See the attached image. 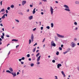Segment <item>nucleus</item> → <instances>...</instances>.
Returning a JSON list of instances; mask_svg holds the SVG:
<instances>
[{
    "mask_svg": "<svg viewBox=\"0 0 79 79\" xmlns=\"http://www.w3.org/2000/svg\"><path fill=\"white\" fill-rule=\"evenodd\" d=\"M64 6L65 8V9H64V10L67 11H69V7L66 5H64Z\"/></svg>",
    "mask_w": 79,
    "mask_h": 79,
    "instance_id": "f257e3e1",
    "label": "nucleus"
},
{
    "mask_svg": "<svg viewBox=\"0 0 79 79\" xmlns=\"http://www.w3.org/2000/svg\"><path fill=\"white\" fill-rule=\"evenodd\" d=\"M76 45V44L74 43L73 42H72L70 44V46H71V47L72 48L74 47Z\"/></svg>",
    "mask_w": 79,
    "mask_h": 79,
    "instance_id": "f03ea898",
    "label": "nucleus"
},
{
    "mask_svg": "<svg viewBox=\"0 0 79 79\" xmlns=\"http://www.w3.org/2000/svg\"><path fill=\"white\" fill-rule=\"evenodd\" d=\"M40 57H41V56H39L37 59V63L36 64H40V62H39V61H40Z\"/></svg>",
    "mask_w": 79,
    "mask_h": 79,
    "instance_id": "7ed1b4c3",
    "label": "nucleus"
},
{
    "mask_svg": "<svg viewBox=\"0 0 79 79\" xmlns=\"http://www.w3.org/2000/svg\"><path fill=\"white\" fill-rule=\"evenodd\" d=\"M50 10L51 11V15H53V8H52V6H50Z\"/></svg>",
    "mask_w": 79,
    "mask_h": 79,
    "instance_id": "20e7f679",
    "label": "nucleus"
},
{
    "mask_svg": "<svg viewBox=\"0 0 79 79\" xmlns=\"http://www.w3.org/2000/svg\"><path fill=\"white\" fill-rule=\"evenodd\" d=\"M57 37H60V38H64V36H62L59 34H57Z\"/></svg>",
    "mask_w": 79,
    "mask_h": 79,
    "instance_id": "39448f33",
    "label": "nucleus"
},
{
    "mask_svg": "<svg viewBox=\"0 0 79 79\" xmlns=\"http://www.w3.org/2000/svg\"><path fill=\"white\" fill-rule=\"evenodd\" d=\"M31 40L32 42H33V41H34V35H33V34H31Z\"/></svg>",
    "mask_w": 79,
    "mask_h": 79,
    "instance_id": "423d86ee",
    "label": "nucleus"
},
{
    "mask_svg": "<svg viewBox=\"0 0 79 79\" xmlns=\"http://www.w3.org/2000/svg\"><path fill=\"white\" fill-rule=\"evenodd\" d=\"M26 1H23L22 2V5H25V4H26Z\"/></svg>",
    "mask_w": 79,
    "mask_h": 79,
    "instance_id": "0eeeda50",
    "label": "nucleus"
},
{
    "mask_svg": "<svg viewBox=\"0 0 79 79\" xmlns=\"http://www.w3.org/2000/svg\"><path fill=\"white\" fill-rule=\"evenodd\" d=\"M11 74H12L13 75L14 77H15V76H16V73H13L12 72L11 73Z\"/></svg>",
    "mask_w": 79,
    "mask_h": 79,
    "instance_id": "6e6552de",
    "label": "nucleus"
},
{
    "mask_svg": "<svg viewBox=\"0 0 79 79\" xmlns=\"http://www.w3.org/2000/svg\"><path fill=\"white\" fill-rule=\"evenodd\" d=\"M61 64H58L57 65V68H60V66H61Z\"/></svg>",
    "mask_w": 79,
    "mask_h": 79,
    "instance_id": "1a4fd4ad",
    "label": "nucleus"
},
{
    "mask_svg": "<svg viewBox=\"0 0 79 79\" xmlns=\"http://www.w3.org/2000/svg\"><path fill=\"white\" fill-rule=\"evenodd\" d=\"M61 73L64 76V77H65L66 76V75H65V74H64V72L63 71H61Z\"/></svg>",
    "mask_w": 79,
    "mask_h": 79,
    "instance_id": "9d476101",
    "label": "nucleus"
},
{
    "mask_svg": "<svg viewBox=\"0 0 79 79\" xmlns=\"http://www.w3.org/2000/svg\"><path fill=\"white\" fill-rule=\"evenodd\" d=\"M9 69L10 71H11V72H13V69L11 67L9 68Z\"/></svg>",
    "mask_w": 79,
    "mask_h": 79,
    "instance_id": "9b49d317",
    "label": "nucleus"
},
{
    "mask_svg": "<svg viewBox=\"0 0 79 79\" xmlns=\"http://www.w3.org/2000/svg\"><path fill=\"white\" fill-rule=\"evenodd\" d=\"M35 8L33 10V11L32 12L33 13V14H35Z\"/></svg>",
    "mask_w": 79,
    "mask_h": 79,
    "instance_id": "f8f14e48",
    "label": "nucleus"
},
{
    "mask_svg": "<svg viewBox=\"0 0 79 79\" xmlns=\"http://www.w3.org/2000/svg\"><path fill=\"white\" fill-rule=\"evenodd\" d=\"M18 40L16 39H13L12 40V41H15V42H18Z\"/></svg>",
    "mask_w": 79,
    "mask_h": 79,
    "instance_id": "ddd939ff",
    "label": "nucleus"
},
{
    "mask_svg": "<svg viewBox=\"0 0 79 79\" xmlns=\"http://www.w3.org/2000/svg\"><path fill=\"white\" fill-rule=\"evenodd\" d=\"M75 4H77V5L79 4V1H76L75 2Z\"/></svg>",
    "mask_w": 79,
    "mask_h": 79,
    "instance_id": "4468645a",
    "label": "nucleus"
},
{
    "mask_svg": "<svg viewBox=\"0 0 79 79\" xmlns=\"http://www.w3.org/2000/svg\"><path fill=\"white\" fill-rule=\"evenodd\" d=\"M4 11H5V9H2L0 11V13H1V12H3Z\"/></svg>",
    "mask_w": 79,
    "mask_h": 79,
    "instance_id": "2eb2a0df",
    "label": "nucleus"
},
{
    "mask_svg": "<svg viewBox=\"0 0 79 79\" xmlns=\"http://www.w3.org/2000/svg\"><path fill=\"white\" fill-rule=\"evenodd\" d=\"M6 73H10V74H11V71H10L9 70H7L6 71Z\"/></svg>",
    "mask_w": 79,
    "mask_h": 79,
    "instance_id": "dca6fc26",
    "label": "nucleus"
},
{
    "mask_svg": "<svg viewBox=\"0 0 79 79\" xmlns=\"http://www.w3.org/2000/svg\"><path fill=\"white\" fill-rule=\"evenodd\" d=\"M32 17H33L32 16H31L29 17V19L30 20L32 19Z\"/></svg>",
    "mask_w": 79,
    "mask_h": 79,
    "instance_id": "f3484780",
    "label": "nucleus"
},
{
    "mask_svg": "<svg viewBox=\"0 0 79 79\" xmlns=\"http://www.w3.org/2000/svg\"><path fill=\"white\" fill-rule=\"evenodd\" d=\"M39 55H40V53H38V54H37L36 55V57H38V56H39Z\"/></svg>",
    "mask_w": 79,
    "mask_h": 79,
    "instance_id": "a211bd4d",
    "label": "nucleus"
},
{
    "mask_svg": "<svg viewBox=\"0 0 79 79\" xmlns=\"http://www.w3.org/2000/svg\"><path fill=\"white\" fill-rule=\"evenodd\" d=\"M52 45L53 47H55L56 46V44H55V43H53L52 44Z\"/></svg>",
    "mask_w": 79,
    "mask_h": 79,
    "instance_id": "6ab92c4d",
    "label": "nucleus"
},
{
    "mask_svg": "<svg viewBox=\"0 0 79 79\" xmlns=\"http://www.w3.org/2000/svg\"><path fill=\"white\" fill-rule=\"evenodd\" d=\"M2 19H5V15H3V16L2 17Z\"/></svg>",
    "mask_w": 79,
    "mask_h": 79,
    "instance_id": "aec40b11",
    "label": "nucleus"
},
{
    "mask_svg": "<svg viewBox=\"0 0 79 79\" xmlns=\"http://www.w3.org/2000/svg\"><path fill=\"white\" fill-rule=\"evenodd\" d=\"M68 52H69V51H66V52H64L63 53L64 54H66V53H68Z\"/></svg>",
    "mask_w": 79,
    "mask_h": 79,
    "instance_id": "412c9836",
    "label": "nucleus"
},
{
    "mask_svg": "<svg viewBox=\"0 0 79 79\" xmlns=\"http://www.w3.org/2000/svg\"><path fill=\"white\" fill-rule=\"evenodd\" d=\"M74 25H75V26H77V23L76 22H75L74 23Z\"/></svg>",
    "mask_w": 79,
    "mask_h": 79,
    "instance_id": "4be33fe9",
    "label": "nucleus"
},
{
    "mask_svg": "<svg viewBox=\"0 0 79 79\" xmlns=\"http://www.w3.org/2000/svg\"><path fill=\"white\" fill-rule=\"evenodd\" d=\"M36 48H34L33 50V52H34L35 51V49H36Z\"/></svg>",
    "mask_w": 79,
    "mask_h": 79,
    "instance_id": "5701e85b",
    "label": "nucleus"
},
{
    "mask_svg": "<svg viewBox=\"0 0 79 79\" xmlns=\"http://www.w3.org/2000/svg\"><path fill=\"white\" fill-rule=\"evenodd\" d=\"M34 64L33 63L31 64V67H32V66H34Z\"/></svg>",
    "mask_w": 79,
    "mask_h": 79,
    "instance_id": "b1692460",
    "label": "nucleus"
},
{
    "mask_svg": "<svg viewBox=\"0 0 79 79\" xmlns=\"http://www.w3.org/2000/svg\"><path fill=\"white\" fill-rule=\"evenodd\" d=\"M10 7L11 8H14V5H11L10 6Z\"/></svg>",
    "mask_w": 79,
    "mask_h": 79,
    "instance_id": "393cba45",
    "label": "nucleus"
},
{
    "mask_svg": "<svg viewBox=\"0 0 79 79\" xmlns=\"http://www.w3.org/2000/svg\"><path fill=\"white\" fill-rule=\"evenodd\" d=\"M51 27H53V23H51Z\"/></svg>",
    "mask_w": 79,
    "mask_h": 79,
    "instance_id": "a878e982",
    "label": "nucleus"
},
{
    "mask_svg": "<svg viewBox=\"0 0 79 79\" xmlns=\"http://www.w3.org/2000/svg\"><path fill=\"white\" fill-rule=\"evenodd\" d=\"M53 44H54V42H53V41H52L51 42V45H52Z\"/></svg>",
    "mask_w": 79,
    "mask_h": 79,
    "instance_id": "bb28decb",
    "label": "nucleus"
},
{
    "mask_svg": "<svg viewBox=\"0 0 79 79\" xmlns=\"http://www.w3.org/2000/svg\"><path fill=\"white\" fill-rule=\"evenodd\" d=\"M1 38L2 39H4V36L2 35V36H1Z\"/></svg>",
    "mask_w": 79,
    "mask_h": 79,
    "instance_id": "cd10ccee",
    "label": "nucleus"
},
{
    "mask_svg": "<svg viewBox=\"0 0 79 79\" xmlns=\"http://www.w3.org/2000/svg\"><path fill=\"white\" fill-rule=\"evenodd\" d=\"M46 28L47 29H50V27L48 26Z\"/></svg>",
    "mask_w": 79,
    "mask_h": 79,
    "instance_id": "c85d7f7f",
    "label": "nucleus"
},
{
    "mask_svg": "<svg viewBox=\"0 0 79 79\" xmlns=\"http://www.w3.org/2000/svg\"><path fill=\"white\" fill-rule=\"evenodd\" d=\"M56 55H59V52H57L56 53Z\"/></svg>",
    "mask_w": 79,
    "mask_h": 79,
    "instance_id": "c756f323",
    "label": "nucleus"
},
{
    "mask_svg": "<svg viewBox=\"0 0 79 79\" xmlns=\"http://www.w3.org/2000/svg\"><path fill=\"white\" fill-rule=\"evenodd\" d=\"M27 57H30V54H27Z\"/></svg>",
    "mask_w": 79,
    "mask_h": 79,
    "instance_id": "7c9ffc66",
    "label": "nucleus"
},
{
    "mask_svg": "<svg viewBox=\"0 0 79 79\" xmlns=\"http://www.w3.org/2000/svg\"><path fill=\"white\" fill-rule=\"evenodd\" d=\"M15 20L18 23H19V20H17V19H15Z\"/></svg>",
    "mask_w": 79,
    "mask_h": 79,
    "instance_id": "2f4dec72",
    "label": "nucleus"
},
{
    "mask_svg": "<svg viewBox=\"0 0 79 79\" xmlns=\"http://www.w3.org/2000/svg\"><path fill=\"white\" fill-rule=\"evenodd\" d=\"M29 44H31V40H29Z\"/></svg>",
    "mask_w": 79,
    "mask_h": 79,
    "instance_id": "473e14b6",
    "label": "nucleus"
},
{
    "mask_svg": "<svg viewBox=\"0 0 79 79\" xmlns=\"http://www.w3.org/2000/svg\"><path fill=\"white\" fill-rule=\"evenodd\" d=\"M59 48L60 50H62V48L61 47H59Z\"/></svg>",
    "mask_w": 79,
    "mask_h": 79,
    "instance_id": "72a5a7b5",
    "label": "nucleus"
},
{
    "mask_svg": "<svg viewBox=\"0 0 79 79\" xmlns=\"http://www.w3.org/2000/svg\"><path fill=\"white\" fill-rule=\"evenodd\" d=\"M10 7H7V10H10Z\"/></svg>",
    "mask_w": 79,
    "mask_h": 79,
    "instance_id": "f704fd0d",
    "label": "nucleus"
},
{
    "mask_svg": "<svg viewBox=\"0 0 79 79\" xmlns=\"http://www.w3.org/2000/svg\"><path fill=\"white\" fill-rule=\"evenodd\" d=\"M19 45L16 46V48H18L19 47Z\"/></svg>",
    "mask_w": 79,
    "mask_h": 79,
    "instance_id": "c9c22d12",
    "label": "nucleus"
},
{
    "mask_svg": "<svg viewBox=\"0 0 79 79\" xmlns=\"http://www.w3.org/2000/svg\"><path fill=\"white\" fill-rule=\"evenodd\" d=\"M55 79H58V77H57V76H55Z\"/></svg>",
    "mask_w": 79,
    "mask_h": 79,
    "instance_id": "e433bc0d",
    "label": "nucleus"
},
{
    "mask_svg": "<svg viewBox=\"0 0 79 79\" xmlns=\"http://www.w3.org/2000/svg\"><path fill=\"white\" fill-rule=\"evenodd\" d=\"M52 63H55V60H52Z\"/></svg>",
    "mask_w": 79,
    "mask_h": 79,
    "instance_id": "4c0bfd02",
    "label": "nucleus"
},
{
    "mask_svg": "<svg viewBox=\"0 0 79 79\" xmlns=\"http://www.w3.org/2000/svg\"><path fill=\"white\" fill-rule=\"evenodd\" d=\"M25 59L24 57H23L21 59L22 60H24Z\"/></svg>",
    "mask_w": 79,
    "mask_h": 79,
    "instance_id": "58836bf2",
    "label": "nucleus"
},
{
    "mask_svg": "<svg viewBox=\"0 0 79 79\" xmlns=\"http://www.w3.org/2000/svg\"><path fill=\"white\" fill-rule=\"evenodd\" d=\"M37 45V43H36L35 44L33 45V46H35V45Z\"/></svg>",
    "mask_w": 79,
    "mask_h": 79,
    "instance_id": "ea45409f",
    "label": "nucleus"
},
{
    "mask_svg": "<svg viewBox=\"0 0 79 79\" xmlns=\"http://www.w3.org/2000/svg\"><path fill=\"white\" fill-rule=\"evenodd\" d=\"M6 13H8V10H6Z\"/></svg>",
    "mask_w": 79,
    "mask_h": 79,
    "instance_id": "a19ab883",
    "label": "nucleus"
},
{
    "mask_svg": "<svg viewBox=\"0 0 79 79\" xmlns=\"http://www.w3.org/2000/svg\"><path fill=\"white\" fill-rule=\"evenodd\" d=\"M45 38H44V39L43 40L42 42H45Z\"/></svg>",
    "mask_w": 79,
    "mask_h": 79,
    "instance_id": "79ce46f5",
    "label": "nucleus"
},
{
    "mask_svg": "<svg viewBox=\"0 0 79 79\" xmlns=\"http://www.w3.org/2000/svg\"><path fill=\"white\" fill-rule=\"evenodd\" d=\"M35 30H36V28H35L33 29V31H35Z\"/></svg>",
    "mask_w": 79,
    "mask_h": 79,
    "instance_id": "37998d69",
    "label": "nucleus"
},
{
    "mask_svg": "<svg viewBox=\"0 0 79 79\" xmlns=\"http://www.w3.org/2000/svg\"><path fill=\"white\" fill-rule=\"evenodd\" d=\"M0 26H2V27H3V24H2V23H1L0 24Z\"/></svg>",
    "mask_w": 79,
    "mask_h": 79,
    "instance_id": "c03bdc74",
    "label": "nucleus"
},
{
    "mask_svg": "<svg viewBox=\"0 0 79 79\" xmlns=\"http://www.w3.org/2000/svg\"><path fill=\"white\" fill-rule=\"evenodd\" d=\"M21 64H24V62H22V61L21 62Z\"/></svg>",
    "mask_w": 79,
    "mask_h": 79,
    "instance_id": "a18cd8bd",
    "label": "nucleus"
},
{
    "mask_svg": "<svg viewBox=\"0 0 79 79\" xmlns=\"http://www.w3.org/2000/svg\"><path fill=\"white\" fill-rule=\"evenodd\" d=\"M0 4H1V6H2V1L0 2Z\"/></svg>",
    "mask_w": 79,
    "mask_h": 79,
    "instance_id": "49530a36",
    "label": "nucleus"
},
{
    "mask_svg": "<svg viewBox=\"0 0 79 79\" xmlns=\"http://www.w3.org/2000/svg\"><path fill=\"white\" fill-rule=\"evenodd\" d=\"M77 69L78 71H79V67H77Z\"/></svg>",
    "mask_w": 79,
    "mask_h": 79,
    "instance_id": "de8ad7c7",
    "label": "nucleus"
},
{
    "mask_svg": "<svg viewBox=\"0 0 79 79\" xmlns=\"http://www.w3.org/2000/svg\"><path fill=\"white\" fill-rule=\"evenodd\" d=\"M74 40H75V41H77V39H76V38H75L74 39Z\"/></svg>",
    "mask_w": 79,
    "mask_h": 79,
    "instance_id": "09e8293b",
    "label": "nucleus"
},
{
    "mask_svg": "<svg viewBox=\"0 0 79 79\" xmlns=\"http://www.w3.org/2000/svg\"><path fill=\"white\" fill-rule=\"evenodd\" d=\"M19 61H21V60H22V59H19Z\"/></svg>",
    "mask_w": 79,
    "mask_h": 79,
    "instance_id": "8fccbe9b",
    "label": "nucleus"
},
{
    "mask_svg": "<svg viewBox=\"0 0 79 79\" xmlns=\"http://www.w3.org/2000/svg\"><path fill=\"white\" fill-rule=\"evenodd\" d=\"M43 28H44V27H41V30H43Z\"/></svg>",
    "mask_w": 79,
    "mask_h": 79,
    "instance_id": "3c124183",
    "label": "nucleus"
},
{
    "mask_svg": "<svg viewBox=\"0 0 79 79\" xmlns=\"http://www.w3.org/2000/svg\"><path fill=\"white\" fill-rule=\"evenodd\" d=\"M42 1H43V2H47V0H42Z\"/></svg>",
    "mask_w": 79,
    "mask_h": 79,
    "instance_id": "603ef678",
    "label": "nucleus"
},
{
    "mask_svg": "<svg viewBox=\"0 0 79 79\" xmlns=\"http://www.w3.org/2000/svg\"><path fill=\"white\" fill-rule=\"evenodd\" d=\"M2 36H5V34H4V33H2Z\"/></svg>",
    "mask_w": 79,
    "mask_h": 79,
    "instance_id": "864d4df0",
    "label": "nucleus"
},
{
    "mask_svg": "<svg viewBox=\"0 0 79 79\" xmlns=\"http://www.w3.org/2000/svg\"><path fill=\"white\" fill-rule=\"evenodd\" d=\"M17 75H18V74H19V72H18L17 73Z\"/></svg>",
    "mask_w": 79,
    "mask_h": 79,
    "instance_id": "5fc2aeb1",
    "label": "nucleus"
},
{
    "mask_svg": "<svg viewBox=\"0 0 79 79\" xmlns=\"http://www.w3.org/2000/svg\"><path fill=\"white\" fill-rule=\"evenodd\" d=\"M30 7H32V6H33L32 5H30Z\"/></svg>",
    "mask_w": 79,
    "mask_h": 79,
    "instance_id": "6e6d98bb",
    "label": "nucleus"
},
{
    "mask_svg": "<svg viewBox=\"0 0 79 79\" xmlns=\"http://www.w3.org/2000/svg\"><path fill=\"white\" fill-rule=\"evenodd\" d=\"M28 60L29 61H31V58H30L28 59Z\"/></svg>",
    "mask_w": 79,
    "mask_h": 79,
    "instance_id": "4d7b16f0",
    "label": "nucleus"
},
{
    "mask_svg": "<svg viewBox=\"0 0 79 79\" xmlns=\"http://www.w3.org/2000/svg\"><path fill=\"white\" fill-rule=\"evenodd\" d=\"M6 37H10V36H9V35H6Z\"/></svg>",
    "mask_w": 79,
    "mask_h": 79,
    "instance_id": "13d9d810",
    "label": "nucleus"
},
{
    "mask_svg": "<svg viewBox=\"0 0 79 79\" xmlns=\"http://www.w3.org/2000/svg\"><path fill=\"white\" fill-rule=\"evenodd\" d=\"M39 50H37L36 51V53H38V52H39Z\"/></svg>",
    "mask_w": 79,
    "mask_h": 79,
    "instance_id": "bf43d9fd",
    "label": "nucleus"
},
{
    "mask_svg": "<svg viewBox=\"0 0 79 79\" xmlns=\"http://www.w3.org/2000/svg\"><path fill=\"white\" fill-rule=\"evenodd\" d=\"M61 47H63V45L61 44Z\"/></svg>",
    "mask_w": 79,
    "mask_h": 79,
    "instance_id": "052dcab7",
    "label": "nucleus"
},
{
    "mask_svg": "<svg viewBox=\"0 0 79 79\" xmlns=\"http://www.w3.org/2000/svg\"><path fill=\"white\" fill-rule=\"evenodd\" d=\"M27 12H29V9H28L27 10Z\"/></svg>",
    "mask_w": 79,
    "mask_h": 79,
    "instance_id": "680f3d73",
    "label": "nucleus"
},
{
    "mask_svg": "<svg viewBox=\"0 0 79 79\" xmlns=\"http://www.w3.org/2000/svg\"><path fill=\"white\" fill-rule=\"evenodd\" d=\"M42 4V2H40V3L39 4V5H41Z\"/></svg>",
    "mask_w": 79,
    "mask_h": 79,
    "instance_id": "e2e57ef3",
    "label": "nucleus"
},
{
    "mask_svg": "<svg viewBox=\"0 0 79 79\" xmlns=\"http://www.w3.org/2000/svg\"><path fill=\"white\" fill-rule=\"evenodd\" d=\"M4 15H5V16H7V14H4Z\"/></svg>",
    "mask_w": 79,
    "mask_h": 79,
    "instance_id": "0e129e2a",
    "label": "nucleus"
},
{
    "mask_svg": "<svg viewBox=\"0 0 79 79\" xmlns=\"http://www.w3.org/2000/svg\"><path fill=\"white\" fill-rule=\"evenodd\" d=\"M55 3H58V1H55Z\"/></svg>",
    "mask_w": 79,
    "mask_h": 79,
    "instance_id": "69168bd1",
    "label": "nucleus"
},
{
    "mask_svg": "<svg viewBox=\"0 0 79 79\" xmlns=\"http://www.w3.org/2000/svg\"><path fill=\"white\" fill-rule=\"evenodd\" d=\"M0 41H2V39L1 38H0Z\"/></svg>",
    "mask_w": 79,
    "mask_h": 79,
    "instance_id": "338daca9",
    "label": "nucleus"
},
{
    "mask_svg": "<svg viewBox=\"0 0 79 79\" xmlns=\"http://www.w3.org/2000/svg\"><path fill=\"white\" fill-rule=\"evenodd\" d=\"M2 31H4V28H2Z\"/></svg>",
    "mask_w": 79,
    "mask_h": 79,
    "instance_id": "774afa93",
    "label": "nucleus"
}]
</instances>
